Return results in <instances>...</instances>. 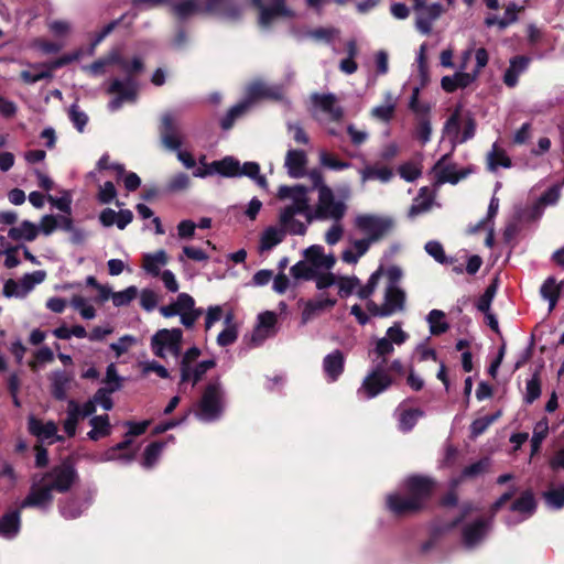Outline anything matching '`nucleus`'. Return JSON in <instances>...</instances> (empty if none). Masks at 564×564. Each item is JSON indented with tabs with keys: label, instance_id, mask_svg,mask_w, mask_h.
<instances>
[{
	"label": "nucleus",
	"instance_id": "nucleus-1",
	"mask_svg": "<svg viewBox=\"0 0 564 564\" xmlns=\"http://www.w3.org/2000/svg\"><path fill=\"white\" fill-rule=\"evenodd\" d=\"M308 188L303 185H281L276 196L286 204L281 207V220L295 236H303L316 220H341L347 213L346 198L336 197L329 186H323L314 206L310 205Z\"/></svg>",
	"mask_w": 564,
	"mask_h": 564
},
{
	"label": "nucleus",
	"instance_id": "nucleus-2",
	"mask_svg": "<svg viewBox=\"0 0 564 564\" xmlns=\"http://www.w3.org/2000/svg\"><path fill=\"white\" fill-rule=\"evenodd\" d=\"M182 341L183 332L180 328H163L153 334L150 346L152 352L159 358L180 357V389L185 388L186 384L194 388L208 370L216 367V360L198 361L202 351L195 346L182 354Z\"/></svg>",
	"mask_w": 564,
	"mask_h": 564
},
{
	"label": "nucleus",
	"instance_id": "nucleus-3",
	"mask_svg": "<svg viewBox=\"0 0 564 564\" xmlns=\"http://www.w3.org/2000/svg\"><path fill=\"white\" fill-rule=\"evenodd\" d=\"M260 10L259 23L262 28H269L280 18L292 17V11L284 4V0H252ZM172 13L180 20L185 21L200 12L217 13L228 19H236L240 15V9H231L228 0H207L203 8L198 0H170Z\"/></svg>",
	"mask_w": 564,
	"mask_h": 564
},
{
	"label": "nucleus",
	"instance_id": "nucleus-4",
	"mask_svg": "<svg viewBox=\"0 0 564 564\" xmlns=\"http://www.w3.org/2000/svg\"><path fill=\"white\" fill-rule=\"evenodd\" d=\"M76 479L77 471L68 462H63L45 474L33 475L30 491L20 508L48 510L53 503V492L67 491Z\"/></svg>",
	"mask_w": 564,
	"mask_h": 564
},
{
	"label": "nucleus",
	"instance_id": "nucleus-5",
	"mask_svg": "<svg viewBox=\"0 0 564 564\" xmlns=\"http://www.w3.org/2000/svg\"><path fill=\"white\" fill-rule=\"evenodd\" d=\"M516 492L517 488L512 486L507 492L502 494L491 506L492 514L500 510L516 495ZM474 509L475 508L469 503L464 505L462 509V518L456 521H463L462 542L463 545L469 550L477 547L485 541L491 530L494 517H477L473 520H465Z\"/></svg>",
	"mask_w": 564,
	"mask_h": 564
},
{
	"label": "nucleus",
	"instance_id": "nucleus-6",
	"mask_svg": "<svg viewBox=\"0 0 564 564\" xmlns=\"http://www.w3.org/2000/svg\"><path fill=\"white\" fill-rule=\"evenodd\" d=\"M433 482L430 478L421 476L409 477L404 482L406 495L399 492L387 497L388 509L397 516L414 512L422 508L432 491Z\"/></svg>",
	"mask_w": 564,
	"mask_h": 564
},
{
	"label": "nucleus",
	"instance_id": "nucleus-7",
	"mask_svg": "<svg viewBox=\"0 0 564 564\" xmlns=\"http://www.w3.org/2000/svg\"><path fill=\"white\" fill-rule=\"evenodd\" d=\"M218 174L225 177H241L246 176L252 180L260 188L267 191L269 187L268 181L260 172V165L257 162L240 163L234 156H225L221 160L213 161L207 164L204 170L194 172V176L204 178L208 175Z\"/></svg>",
	"mask_w": 564,
	"mask_h": 564
},
{
	"label": "nucleus",
	"instance_id": "nucleus-8",
	"mask_svg": "<svg viewBox=\"0 0 564 564\" xmlns=\"http://www.w3.org/2000/svg\"><path fill=\"white\" fill-rule=\"evenodd\" d=\"M226 389L219 377L212 379L203 389L194 414L205 423L219 420L226 409Z\"/></svg>",
	"mask_w": 564,
	"mask_h": 564
},
{
	"label": "nucleus",
	"instance_id": "nucleus-9",
	"mask_svg": "<svg viewBox=\"0 0 564 564\" xmlns=\"http://www.w3.org/2000/svg\"><path fill=\"white\" fill-rule=\"evenodd\" d=\"M283 96L282 88L276 85L256 80L248 85L246 96L242 101L231 107L221 120V127L228 130L232 127L236 119L241 117L259 98L279 99Z\"/></svg>",
	"mask_w": 564,
	"mask_h": 564
},
{
	"label": "nucleus",
	"instance_id": "nucleus-10",
	"mask_svg": "<svg viewBox=\"0 0 564 564\" xmlns=\"http://www.w3.org/2000/svg\"><path fill=\"white\" fill-rule=\"evenodd\" d=\"M393 380L387 368L382 367V362H377L357 389V397L362 401L371 400L388 390Z\"/></svg>",
	"mask_w": 564,
	"mask_h": 564
},
{
	"label": "nucleus",
	"instance_id": "nucleus-11",
	"mask_svg": "<svg viewBox=\"0 0 564 564\" xmlns=\"http://www.w3.org/2000/svg\"><path fill=\"white\" fill-rule=\"evenodd\" d=\"M162 316L170 318L180 316L181 323L186 328H192L200 317L202 308L195 307L193 296L187 293H180L174 302L160 307Z\"/></svg>",
	"mask_w": 564,
	"mask_h": 564
},
{
	"label": "nucleus",
	"instance_id": "nucleus-12",
	"mask_svg": "<svg viewBox=\"0 0 564 564\" xmlns=\"http://www.w3.org/2000/svg\"><path fill=\"white\" fill-rule=\"evenodd\" d=\"M408 339L409 334L404 332L401 327V324L397 322L387 329L383 337L377 338L375 340V346L371 350H369V356H375L372 359L375 365L377 362H382V367H386L387 357L393 354L394 345L401 346Z\"/></svg>",
	"mask_w": 564,
	"mask_h": 564
},
{
	"label": "nucleus",
	"instance_id": "nucleus-13",
	"mask_svg": "<svg viewBox=\"0 0 564 564\" xmlns=\"http://www.w3.org/2000/svg\"><path fill=\"white\" fill-rule=\"evenodd\" d=\"M405 303V292L401 288L386 286L384 302L380 306L373 301L367 302L368 311L375 316H390L402 311Z\"/></svg>",
	"mask_w": 564,
	"mask_h": 564
},
{
	"label": "nucleus",
	"instance_id": "nucleus-14",
	"mask_svg": "<svg viewBox=\"0 0 564 564\" xmlns=\"http://www.w3.org/2000/svg\"><path fill=\"white\" fill-rule=\"evenodd\" d=\"M46 278V272L37 270L32 273L24 274L19 281L9 279L3 285V295L6 297L23 299L37 284H41Z\"/></svg>",
	"mask_w": 564,
	"mask_h": 564
},
{
	"label": "nucleus",
	"instance_id": "nucleus-15",
	"mask_svg": "<svg viewBox=\"0 0 564 564\" xmlns=\"http://www.w3.org/2000/svg\"><path fill=\"white\" fill-rule=\"evenodd\" d=\"M535 509L536 502L532 491L525 490L510 505L505 522L508 527L517 525L532 517Z\"/></svg>",
	"mask_w": 564,
	"mask_h": 564
},
{
	"label": "nucleus",
	"instance_id": "nucleus-16",
	"mask_svg": "<svg viewBox=\"0 0 564 564\" xmlns=\"http://www.w3.org/2000/svg\"><path fill=\"white\" fill-rule=\"evenodd\" d=\"M356 227L369 237L371 243L391 230L393 220L389 217H381L370 214H361L355 218Z\"/></svg>",
	"mask_w": 564,
	"mask_h": 564
},
{
	"label": "nucleus",
	"instance_id": "nucleus-17",
	"mask_svg": "<svg viewBox=\"0 0 564 564\" xmlns=\"http://www.w3.org/2000/svg\"><path fill=\"white\" fill-rule=\"evenodd\" d=\"M160 137L163 145L171 150L176 151L181 149L183 142V134L177 119L171 112H165L161 117Z\"/></svg>",
	"mask_w": 564,
	"mask_h": 564
},
{
	"label": "nucleus",
	"instance_id": "nucleus-18",
	"mask_svg": "<svg viewBox=\"0 0 564 564\" xmlns=\"http://www.w3.org/2000/svg\"><path fill=\"white\" fill-rule=\"evenodd\" d=\"M278 315L272 311H265L258 315L256 327L250 336L253 347L262 345L268 338L275 336L278 332Z\"/></svg>",
	"mask_w": 564,
	"mask_h": 564
},
{
	"label": "nucleus",
	"instance_id": "nucleus-19",
	"mask_svg": "<svg viewBox=\"0 0 564 564\" xmlns=\"http://www.w3.org/2000/svg\"><path fill=\"white\" fill-rule=\"evenodd\" d=\"M138 85L133 78L113 79L108 88V93L118 96L109 102L111 111L118 110L122 102L132 101L137 96Z\"/></svg>",
	"mask_w": 564,
	"mask_h": 564
},
{
	"label": "nucleus",
	"instance_id": "nucleus-20",
	"mask_svg": "<svg viewBox=\"0 0 564 564\" xmlns=\"http://www.w3.org/2000/svg\"><path fill=\"white\" fill-rule=\"evenodd\" d=\"M91 501V492L66 498L59 502V513L65 519H76L89 508Z\"/></svg>",
	"mask_w": 564,
	"mask_h": 564
},
{
	"label": "nucleus",
	"instance_id": "nucleus-21",
	"mask_svg": "<svg viewBox=\"0 0 564 564\" xmlns=\"http://www.w3.org/2000/svg\"><path fill=\"white\" fill-rule=\"evenodd\" d=\"M414 10L417 12L416 29L422 34H429L433 22L443 13V8L440 3L426 4L425 1H423L422 7H417L415 2Z\"/></svg>",
	"mask_w": 564,
	"mask_h": 564
},
{
	"label": "nucleus",
	"instance_id": "nucleus-22",
	"mask_svg": "<svg viewBox=\"0 0 564 564\" xmlns=\"http://www.w3.org/2000/svg\"><path fill=\"white\" fill-rule=\"evenodd\" d=\"M336 304L335 299H330L325 293L319 294L317 297L302 302V324H307L324 311L332 308Z\"/></svg>",
	"mask_w": 564,
	"mask_h": 564
},
{
	"label": "nucleus",
	"instance_id": "nucleus-23",
	"mask_svg": "<svg viewBox=\"0 0 564 564\" xmlns=\"http://www.w3.org/2000/svg\"><path fill=\"white\" fill-rule=\"evenodd\" d=\"M29 431L36 436L39 441L53 444L64 440L63 436L57 434V425L53 421L43 422L31 416L29 419Z\"/></svg>",
	"mask_w": 564,
	"mask_h": 564
},
{
	"label": "nucleus",
	"instance_id": "nucleus-24",
	"mask_svg": "<svg viewBox=\"0 0 564 564\" xmlns=\"http://www.w3.org/2000/svg\"><path fill=\"white\" fill-rule=\"evenodd\" d=\"M279 224L280 228L271 226L264 229L260 237L259 251L265 252L272 250L274 247L280 245L286 234L294 235L281 220V209L279 210Z\"/></svg>",
	"mask_w": 564,
	"mask_h": 564
},
{
	"label": "nucleus",
	"instance_id": "nucleus-25",
	"mask_svg": "<svg viewBox=\"0 0 564 564\" xmlns=\"http://www.w3.org/2000/svg\"><path fill=\"white\" fill-rule=\"evenodd\" d=\"M305 258L310 261L311 267H313L314 271L317 273L329 271L336 259L332 253L326 254L324 252V248L319 245H314L308 247L304 251Z\"/></svg>",
	"mask_w": 564,
	"mask_h": 564
},
{
	"label": "nucleus",
	"instance_id": "nucleus-26",
	"mask_svg": "<svg viewBox=\"0 0 564 564\" xmlns=\"http://www.w3.org/2000/svg\"><path fill=\"white\" fill-rule=\"evenodd\" d=\"M316 109L327 115L332 121H339L344 117V110L338 105L337 98L334 94H314L312 96Z\"/></svg>",
	"mask_w": 564,
	"mask_h": 564
},
{
	"label": "nucleus",
	"instance_id": "nucleus-27",
	"mask_svg": "<svg viewBox=\"0 0 564 564\" xmlns=\"http://www.w3.org/2000/svg\"><path fill=\"white\" fill-rule=\"evenodd\" d=\"M307 155L303 150L290 149L286 152L284 167L293 178H301L305 175Z\"/></svg>",
	"mask_w": 564,
	"mask_h": 564
},
{
	"label": "nucleus",
	"instance_id": "nucleus-28",
	"mask_svg": "<svg viewBox=\"0 0 564 564\" xmlns=\"http://www.w3.org/2000/svg\"><path fill=\"white\" fill-rule=\"evenodd\" d=\"M344 367L345 356L338 349L329 352L323 359V371L329 382H335L341 376Z\"/></svg>",
	"mask_w": 564,
	"mask_h": 564
},
{
	"label": "nucleus",
	"instance_id": "nucleus-29",
	"mask_svg": "<svg viewBox=\"0 0 564 564\" xmlns=\"http://www.w3.org/2000/svg\"><path fill=\"white\" fill-rule=\"evenodd\" d=\"M466 115L456 109L451 117L446 120L443 129V138H447L451 142V152L459 144L460 132L465 121Z\"/></svg>",
	"mask_w": 564,
	"mask_h": 564
},
{
	"label": "nucleus",
	"instance_id": "nucleus-30",
	"mask_svg": "<svg viewBox=\"0 0 564 564\" xmlns=\"http://www.w3.org/2000/svg\"><path fill=\"white\" fill-rule=\"evenodd\" d=\"M50 380L53 397L61 401L66 400L73 381V375L67 373L64 370H56L51 373Z\"/></svg>",
	"mask_w": 564,
	"mask_h": 564
},
{
	"label": "nucleus",
	"instance_id": "nucleus-31",
	"mask_svg": "<svg viewBox=\"0 0 564 564\" xmlns=\"http://www.w3.org/2000/svg\"><path fill=\"white\" fill-rule=\"evenodd\" d=\"M423 415L424 412L420 409L405 408L402 404L399 405L395 410L399 430L404 433L410 432Z\"/></svg>",
	"mask_w": 564,
	"mask_h": 564
},
{
	"label": "nucleus",
	"instance_id": "nucleus-32",
	"mask_svg": "<svg viewBox=\"0 0 564 564\" xmlns=\"http://www.w3.org/2000/svg\"><path fill=\"white\" fill-rule=\"evenodd\" d=\"M475 80V75L458 69L452 76H444L441 80V86L445 91L453 93L458 88L468 87Z\"/></svg>",
	"mask_w": 564,
	"mask_h": 564
},
{
	"label": "nucleus",
	"instance_id": "nucleus-33",
	"mask_svg": "<svg viewBox=\"0 0 564 564\" xmlns=\"http://www.w3.org/2000/svg\"><path fill=\"white\" fill-rule=\"evenodd\" d=\"M449 154H444L433 166V173L437 183H457L459 177L455 173L454 165L447 162Z\"/></svg>",
	"mask_w": 564,
	"mask_h": 564
},
{
	"label": "nucleus",
	"instance_id": "nucleus-34",
	"mask_svg": "<svg viewBox=\"0 0 564 564\" xmlns=\"http://www.w3.org/2000/svg\"><path fill=\"white\" fill-rule=\"evenodd\" d=\"M371 245L370 239H356L352 240L350 246L341 253V260L349 264H356L358 260L366 254Z\"/></svg>",
	"mask_w": 564,
	"mask_h": 564
},
{
	"label": "nucleus",
	"instance_id": "nucleus-35",
	"mask_svg": "<svg viewBox=\"0 0 564 564\" xmlns=\"http://www.w3.org/2000/svg\"><path fill=\"white\" fill-rule=\"evenodd\" d=\"M131 444V440H124L117 445L108 448L105 451L100 457L98 458V462H111V460H118L122 464H129L133 460L134 455L132 453H120L121 451L128 448Z\"/></svg>",
	"mask_w": 564,
	"mask_h": 564
},
{
	"label": "nucleus",
	"instance_id": "nucleus-36",
	"mask_svg": "<svg viewBox=\"0 0 564 564\" xmlns=\"http://www.w3.org/2000/svg\"><path fill=\"white\" fill-rule=\"evenodd\" d=\"M167 263V254L164 250H159L154 253H148L143 257L142 268L152 276H159L161 269Z\"/></svg>",
	"mask_w": 564,
	"mask_h": 564
},
{
	"label": "nucleus",
	"instance_id": "nucleus-37",
	"mask_svg": "<svg viewBox=\"0 0 564 564\" xmlns=\"http://www.w3.org/2000/svg\"><path fill=\"white\" fill-rule=\"evenodd\" d=\"M84 419L79 412V403L70 399L67 401L66 419L63 421V429L68 437L76 434L78 422Z\"/></svg>",
	"mask_w": 564,
	"mask_h": 564
},
{
	"label": "nucleus",
	"instance_id": "nucleus-38",
	"mask_svg": "<svg viewBox=\"0 0 564 564\" xmlns=\"http://www.w3.org/2000/svg\"><path fill=\"white\" fill-rule=\"evenodd\" d=\"M121 62V54L118 50H112L106 57L95 61L93 64L84 66L83 69L93 76H99L106 73V68Z\"/></svg>",
	"mask_w": 564,
	"mask_h": 564
},
{
	"label": "nucleus",
	"instance_id": "nucleus-39",
	"mask_svg": "<svg viewBox=\"0 0 564 564\" xmlns=\"http://www.w3.org/2000/svg\"><path fill=\"white\" fill-rule=\"evenodd\" d=\"M89 424L91 430L87 433V435L91 441H98L110 435L111 433V425L107 414L93 416L89 420Z\"/></svg>",
	"mask_w": 564,
	"mask_h": 564
},
{
	"label": "nucleus",
	"instance_id": "nucleus-40",
	"mask_svg": "<svg viewBox=\"0 0 564 564\" xmlns=\"http://www.w3.org/2000/svg\"><path fill=\"white\" fill-rule=\"evenodd\" d=\"M359 173L361 183L364 184L372 180H378L381 183H388L393 176L391 169L377 165H367L365 169L360 170Z\"/></svg>",
	"mask_w": 564,
	"mask_h": 564
},
{
	"label": "nucleus",
	"instance_id": "nucleus-41",
	"mask_svg": "<svg viewBox=\"0 0 564 564\" xmlns=\"http://www.w3.org/2000/svg\"><path fill=\"white\" fill-rule=\"evenodd\" d=\"M21 519L18 510L6 513L0 519V534L7 539L14 538L20 530Z\"/></svg>",
	"mask_w": 564,
	"mask_h": 564
},
{
	"label": "nucleus",
	"instance_id": "nucleus-42",
	"mask_svg": "<svg viewBox=\"0 0 564 564\" xmlns=\"http://www.w3.org/2000/svg\"><path fill=\"white\" fill-rule=\"evenodd\" d=\"M562 284L556 283L555 278L549 276L542 284L540 293L544 300L549 302V311H553L556 306L557 300L561 294Z\"/></svg>",
	"mask_w": 564,
	"mask_h": 564
},
{
	"label": "nucleus",
	"instance_id": "nucleus-43",
	"mask_svg": "<svg viewBox=\"0 0 564 564\" xmlns=\"http://www.w3.org/2000/svg\"><path fill=\"white\" fill-rule=\"evenodd\" d=\"M37 231H39V228L36 227V225H34L33 223H31L29 220H24L19 226L12 227L9 230L8 236L12 240H17V241H20V240L32 241L36 238Z\"/></svg>",
	"mask_w": 564,
	"mask_h": 564
},
{
	"label": "nucleus",
	"instance_id": "nucleus-44",
	"mask_svg": "<svg viewBox=\"0 0 564 564\" xmlns=\"http://www.w3.org/2000/svg\"><path fill=\"white\" fill-rule=\"evenodd\" d=\"M487 164L488 169L495 172L499 167H510L511 160L503 149H501L497 143H494L491 151L487 154Z\"/></svg>",
	"mask_w": 564,
	"mask_h": 564
},
{
	"label": "nucleus",
	"instance_id": "nucleus-45",
	"mask_svg": "<svg viewBox=\"0 0 564 564\" xmlns=\"http://www.w3.org/2000/svg\"><path fill=\"white\" fill-rule=\"evenodd\" d=\"M426 322L430 326V333L432 335H441L448 330L449 325L446 322V315L441 310H432L427 316Z\"/></svg>",
	"mask_w": 564,
	"mask_h": 564
},
{
	"label": "nucleus",
	"instance_id": "nucleus-46",
	"mask_svg": "<svg viewBox=\"0 0 564 564\" xmlns=\"http://www.w3.org/2000/svg\"><path fill=\"white\" fill-rule=\"evenodd\" d=\"M433 199L429 195V192L426 188H422L419 193V195L414 198L410 209H409V217L414 218L419 215H422L426 212H429L432 207Z\"/></svg>",
	"mask_w": 564,
	"mask_h": 564
},
{
	"label": "nucleus",
	"instance_id": "nucleus-47",
	"mask_svg": "<svg viewBox=\"0 0 564 564\" xmlns=\"http://www.w3.org/2000/svg\"><path fill=\"white\" fill-rule=\"evenodd\" d=\"M83 55V50H77L73 53L65 54L50 63H35L32 65L34 69L46 68L53 74V70L61 68L72 62L79 59Z\"/></svg>",
	"mask_w": 564,
	"mask_h": 564
},
{
	"label": "nucleus",
	"instance_id": "nucleus-48",
	"mask_svg": "<svg viewBox=\"0 0 564 564\" xmlns=\"http://www.w3.org/2000/svg\"><path fill=\"white\" fill-rule=\"evenodd\" d=\"M395 109V102L390 93L386 94V102L383 105L376 106L371 110V116L380 121L388 122L393 117Z\"/></svg>",
	"mask_w": 564,
	"mask_h": 564
},
{
	"label": "nucleus",
	"instance_id": "nucleus-49",
	"mask_svg": "<svg viewBox=\"0 0 564 564\" xmlns=\"http://www.w3.org/2000/svg\"><path fill=\"white\" fill-rule=\"evenodd\" d=\"M318 162L323 167L332 171H344L351 166L349 162L339 160L335 155L328 153L326 150H319Z\"/></svg>",
	"mask_w": 564,
	"mask_h": 564
},
{
	"label": "nucleus",
	"instance_id": "nucleus-50",
	"mask_svg": "<svg viewBox=\"0 0 564 564\" xmlns=\"http://www.w3.org/2000/svg\"><path fill=\"white\" fill-rule=\"evenodd\" d=\"M226 328L217 336V344L220 347L232 345L238 338L237 327L232 324V315L228 314L225 317Z\"/></svg>",
	"mask_w": 564,
	"mask_h": 564
},
{
	"label": "nucleus",
	"instance_id": "nucleus-51",
	"mask_svg": "<svg viewBox=\"0 0 564 564\" xmlns=\"http://www.w3.org/2000/svg\"><path fill=\"white\" fill-rule=\"evenodd\" d=\"M543 498L549 508L562 509L564 507V484L551 487L543 494Z\"/></svg>",
	"mask_w": 564,
	"mask_h": 564
},
{
	"label": "nucleus",
	"instance_id": "nucleus-52",
	"mask_svg": "<svg viewBox=\"0 0 564 564\" xmlns=\"http://www.w3.org/2000/svg\"><path fill=\"white\" fill-rule=\"evenodd\" d=\"M306 37L313 39L316 42H324L330 44L336 37L339 36V30L333 26L317 28L310 30L305 33Z\"/></svg>",
	"mask_w": 564,
	"mask_h": 564
},
{
	"label": "nucleus",
	"instance_id": "nucleus-53",
	"mask_svg": "<svg viewBox=\"0 0 564 564\" xmlns=\"http://www.w3.org/2000/svg\"><path fill=\"white\" fill-rule=\"evenodd\" d=\"M561 196V186L553 185L544 194L541 195L539 202L534 206V212L538 216L542 214V207L549 205H555Z\"/></svg>",
	"mask_w": 564,
	"mask_h": 564
},
{
	"label": "nucleus",
	"instance_id": "nucleus-54",
	"mask_svg": "<svg viewBox=\"0 0 564 564\" xmlns=\"http://www.w3.org/2000/svg\"><path fill=\"white\" fill-rule=\"evenodd\" d=\"M290 273L295 280H313L316 276V272L306 258L292 265Z\"/></svg>",
	"mask_w": 564,
	"mask_h": 564
},
{
	"label": "nucleus",
	"instance_id": "nucleus-55",
	"mask_svg": "<svg viewBox=\"0 0 564 564\" xmlns=\"http://www.w3.org/2000/svg\"><path fill=\"white\" fill-rule=\"evenodd\" d=\"M424 249H425L426 253L430 257H432L436 262H438L441 264H451V263H453V259L448 258L445 254L444 248L441 245V242H438L436 240H431V241L425 243Z\"/></svg>",
	"mask_w": 564,
	"mask_h": 564
},
{
	"label": "nucleus",
	"instance_id": "nucleus-56",
	"mask_svg": "<svg viewBox=\"0 0 564 564\" xmlns=\"http://www.w3.org/2000/svg\"><path fill=\"white\" fill-rule=\"evenodd\" d=\"M118 390V386L105 387L97 390L94 394V400L97 405H100L104 410L109 411L112 409L111 393Z\"/></svg>",
	"mask_w": 564,
	"mask_h": 564
},
{
	"label": "nucleus",
	"instance_id": "nucleus-57",
	"mask_svg": "<svg viewBox=\"0 0 564 564\" xmlns=\"http://www.w3.org/2000/svg\"><path fill=\"white\" fill-rule=\"evenodd\" d=\"M518 63L521 64V69L527 67L528 61L524 57H514L510 62L509 68L506 70L503 82L509 87H514L518 83L519 70H517Z\"/></svg>",
	"mask_w": 564,
	"mask_h": 564
},
{
	"label": "nucleus",
	"instance_id": "nucleus-58",
	"mask_svg": "<svg viewBox=\"0 0 564 564\" xmlns=\"http://www.w3.org/2000/svg\"><path fill=\"white\" fill-rule=\"evenodd\" d=\"M139 294L138 288L134 285L128 286L127 289L115 292L112 295V303L116 307H121L130 304Z\"/></svg>",
	"mask_w": 564,
	"mask_h": 564
},
{
	"label": "nucleus",
	"instance_id": "nucleus-59",
	"mask_svg": "<svg viewBox=\"0 0 564 564\" xmlns=\"http://www.w3.org/2000/svg\"><path fill=\"white\" fill-rule=\"evenodd\" d=\"M30 64V69L21 72V79L25 84H35L42 79H51L53 74L46 68L34 69Z\"/></svg>",
	"mask_w": 564,
	"mask_h": 564
},
{
	"label": "nucleus",
	"instance_id": "nucleus-60",
	"mask_svg": "<svg viewBox=\"0 0 564 564\" xmlns=\"http://www.w3.org/2000/svg\"><path fill=\"white\" fill-rule=\"evenodd\" d=\"M122 19L123 17L108 23L99 32L95 34L90 43V46L87 51L88 55H93L95 53L96 47L116 29V26L122 21Z\"/></svg>",
	"mask_w": 564,
	"mask_h": 564
},
{
	"label": "nucleus",
	"instance_id": "nucleus-61",
	"mask_svg": "<svg viewBox=\"0 0 564 564\" xmlns=\"http://www.w3.org/2000/svg\"><path fill=\"white\" fill-rule=\"evenodd\" d=\"M523 10V7L518 6L514 2H509L506 6L505 14L501 18V21H499V29L503 30L508 28L509 25L516 23L518 21V14Z\"/></svg>",
	"mask_w": 564,
	"mask_h": 564
},
{
	"label": "nucleus",
	"instance_id": "nucleus-62",
	"mask_svg": "<svg viewBox=\"0 0 564 564\" xmlns=\"http://www.w3.org/2000/svg\"><path fill=\"white\" fill-rule=\"evenodd\" d=\"M164 448V443L154 442L150 444L144 451V458L142 465L145 468H151L158 462L162 451Z\"/></svg>",
	"mask_w": 564,
	"mask_h": 564
},
{
	"label": "nucleus",
	"instance_id": "nucleus-63",
	"mask_svg": "<svg viewBox=\"0 0 564 564\" xmlns=\"http://www.w3.org/2000/svg\"><path fill=\"white\" fill-rule=\"evenodd\" d=\"M500 413H496L492 415H486L479 419H476L470 425V432L473 437H477L482 434L498 417Z\"/></svg>",
	"mask_w": 564,
	"mask_h": 564
},
{
	"label": "nucleus",
	"instance_id": "nucleus-64",
	"mask_svg": "<svg viewBox=\"0 0 564 564\" xmlns=\"http://www.w3.org/2000/svg\"><path fill=\"white\" fill-rule=\"evenodd\" d=\"M338 285V293L341 297H347L352 294L359 286V280L356 276L340 278L336 281Z\"/></svg>",
	"mask_w": 564,
	"mask_h": 564
}]
</instances>
